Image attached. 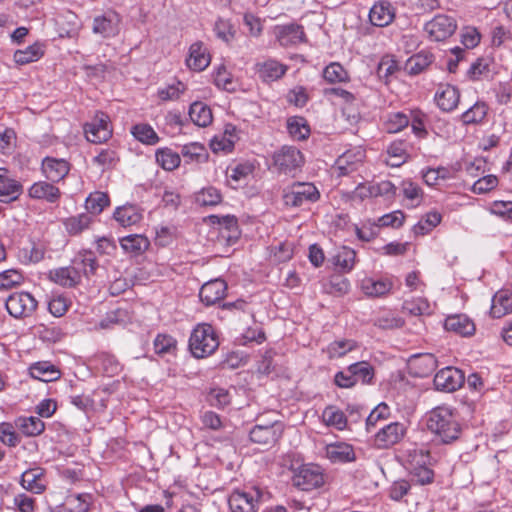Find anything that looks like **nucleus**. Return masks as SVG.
Returning a JSON list of instances; mask_svg holds the SVG:
<instances>
[{
    "instance_id": "obj_50",
    "label": "nucleus",
    "mask_w": 512,
    "mask_h": 512,
    "mask_svg": "<svg viewBox=\"0 0 512 512\" xmlns=\"http://www.w3.org/2000/svg\"><path fill=\"white\" fill-rule=\"evenodd\" d=\"M23 282L24 275L18 269H7L0 272V290L13 289Z\"/></svg>"
},
{
    "instance_id": "obj_58",
    "label": "nucleus",
    "mask_w": 512,
    "mask_h": 512,
    "mask_svg": "<svg viewBox=\"0 0 512 512\" xmlns=\"http://www.w3.org/2000/svg\"><path fill=\"white\" fill-rule=\"evenodd\" d=\"M222 200L221 193L215 187L209 186L203 188L196 195V202L202 206H215Z\"/></svg>"
},
{
    "instance_id": "obj_48",
    "label": "nucleus",
    "mask_w": 512,
    "mask_h": 512,
    "mask_svg": "<svg viewBox=\"0 0 512 512\" xmlns=\"http://www.w3.org/2000/svg\"><path fill=\"white\" fill-rule=\"evenodd\" d=\"M348 371L353 374L356 383L361 381L363 384H368L371 383L374 377L373 367L365 361L351 364L348 367Z\"/></svg>"
},
{
    "instance_id": "obj_18",
    "label": "nucleus",
    "mask_w": 512,
    "mask_h": 512,
    "mask_svg": "<svg viewBox=\"0 0 512 512\" xmlns=\"http://www.w3.org/2000/svg\"><path fill=\"white\" fill-rule=\"evenodd\" d=\"M395 18V9L387 0L376 2L369 11V20L377 27L388 26Z\"/></svg>"
},
{
    "instance_id": "obj_19",
    "label": "nucleus",
    "mask_w": 512,
    "mask_h": 512,
    "mask_svg": "<svg viewBox=\"0 0 512 512\" xmlns=\"http://www.w3.org/2000/svg\"><path fill=\"white\" fill-rule=\"evenodd\" d=\"M364 158L365 151L361 147L345 151L336 160V167L339 170V175H348L357 170Z\"/></svg>"
},
{
    "instance_id": "obj_41",
    "label": "nucleus",
    "mask_w": 512,
    "mask_h": 512,
    "mask_svg": "<svg viewBox=\"0 0 512 512\" xmlns=\"http://www.w3.org/2000/svg\"><path fill=\"white\" fill-rule=\"evenodd\" d=\"M402 310L412 316L430 315L432 310L427 299L418 297L411 300H405Z\"/></svg>"
},
{
    "instance_id": "obj_4",
    "label": "nucleus",
    "mask_w": 512,
    "mask_h": 512,
    "mask_svg": "<svg viewBox=\"0 0 512 512\" xmlns=\"http://www.w3.org/2000/svg\"><path fill=\"white\" fill-rule=\"evenodd\" d=\"M273 164L280 173L294 174L304 164V156L294 146H283L273 154Z\"/></svg>"
},
{
    "instance_id": "obj_63",
    "label": "nucleus",
    "mask_w": 512,
    "mask_h": 512,
    "mask_svg": "<svg viewBox=\"0 0 512 512\" xmlns=\"http://www.w3.org/2000/svg\"><path fill=\"white\" fill-rule=\"evenodd\" d=\"M69 304L65 296L54 295L48 302V310L53 316L61 317L67 312Z\"/></svg>"
},
{
    "instance_id": "obj_3",
    "label": "nucleus",
    "mask_w": 512,
    "mask_h": 512,
    "mask_svg": "<svg viewBox=\"0 0 512 512\" xmlns=\"http://www.w3.org/2000/svg\"><path fill=\"white\" fill-rule=\"evenodd\" d=\"M282 198L286 206L297 208L316 202L320 192L313 183L294 182L284 188Z\"/></svg>"
},
{
    "instance_id": "obj_60",
    "label": "nucleus",
    "mask_w": 512,
    "mask_h": 512,
    "mask_svg": "<svg viewBox=\"0 0 512 512\" xmlns=\"http://www.w3.org/2000/svg\"><path fill=\"white\" fill-rule=\"evenodd\" d=\"M355 347L356 342L353 340H336L327 347V354L329 358H339L355 349Z\"/></svg>"
},
{
    "instance_id": "obj_36",
    "label": "nucleus",
    "mask_w": 512,
    "mask_h": 512,
    "mask_svg": "<svg viewBox=\"0 0 512 512\" xmlns=\"http://www.w3.org/2000/svg\"><path fill=\"white\" fill-rule=\"evenodd\" d=\"M92 222V217L89 213H81L76 216H71L63 221L66 231L70 235H77L88 229Z\"/></svg>"
},
{
    "instance_id": "obj_29",
    "label": "nucleus",
    "mask_w": 512,
    "mask_h": 512,
    "mask_svg": "<svg viewBox=\"0 0 512 512\" xmlns=\"http://www.w3.org/2000/svg\"><path fill=\"white\" fill-rule=\"evenodd\" d=\"M113 216L123 227L136 225L143 218L142 211L137 206L130 204L118 207Z\"/></svg>"
},
{
    "instance_id": "obj_45",
    "label": "nucleus",
    "mask_w": 512,
    "mask_h": 512,
    "mask_svg": "<svg viewBox=\"0 0 512 512\" xmlns=\"http://www.w3.org/2000/svg\"><path fill=\"white\" fill-rule=\"evenodd\" d=\"M323 78L331 84L349 81V74L338 62H332L323 70Z\"/></svg>"
},
{
    "instance_id": "obj_2",
    "label": "nucleus",
    "mask_w": 512,
    "mask_h": 512,
    "mask_svg": "<svg viewBox=\"0 0 512 512\" xmlns=\"http://www.w3.org/2000/svg\"><path fill=\"white\" fill-rule=\"evenodd\" d=\"M219 346L218 336L210 324H200L191 333L189 349L196 358L213 354Z\"/></svg>"
},
{
    "instance_id": "obj_30",
    "label": "nucleus",
    "mask_w": 512,
    "mask_h": 512,
    "mask_svg": "<svg viewBox=\"0 0 512 512\" xmlns=\"http://www.w3.org/2000/svg\"><path fill=\"white\" fill-rule=\"evenodd\" d=\"M51 279L64 287H73L81 280V273L76 266L61 267L51 271Z\"/></svg>"
},
{
    "instance_id": "obj_20",
    "label": "nucleus",
    "mask_w": 512,
    "mask_h": 512,
    "mask_svg": "<svg viewBox=\"0 0 512 512\" xmlns=\"http://www.w3.org/2000/svg\"><path fill=\"white\" fill-rule=\"evenodd\" d=\"M460 99L459 90L450 84H440L435 93V101L438 107L445 112L453 111Z\"/></svg>"
},
{
    "instance_id": "obj_35",
    "label": "nucleus",
    "mask_w": 512,
    "mask_h": 512,
    "mask_svg": "<svg viewBox=\"0 0 512 512\" xmlns=\"http://www.w3.org/2000/svg\"><path fill=\"white\" fill-rule=\"evenodd\" d=\"M17 426L28 437L38 436L45 430V423L36 416L20 417Z\"/></svg>"
},
{
    "instance_id": "obj_14",
    "label": "nucleus",
    "mask_w": 512,
    "mask_h": 512,
    "mask_svg": "<svg viewBox=\"0 0 512 512\" xmlns=\"http://www.w3.org/2000/svg\"><path fill=\"white\" fill-rule=\"evenodd\" d=\"M41 171L51 182L63 180L70 171V164L62 158L45 157L41 163Z\"/></svg>"
},
{
    "instance_id": "obj_62",
    "label": "nucleus",
    "mask_w": 512,
    "mask_h": 512,
    "mask_svg": "<svg viewBox=\"0 0 512 512\" xmlns=\"http://www.w3.org/2000/svg\"><path fill=\"white\" fill-rule=\"evenodd\" d=\"M19 255L24 263H38L44 258L45 249L40 244L32 243L29 248H22Z\"/></svg>"
},
{
    "instance_id": "obj_8",
    "label": "nucleus",
    "mask_w": 512,
    "mask_h": 512,
    "mask_svg": "<svg viewBox=\"0 0 512 512\" xmlns=\"http://www.w3.org/2000/svg\"><path fill=\"white\" fill-rule=\"evenodd\" d=\"M457 29L456 20L445 14H438L425 24L424 30L434 41H444L452 36Z\"/></svg>"
},
{
    "instance_id": "obj_11",
    "label": "nucleus",
    "mask_w": 512,
    "mask_h": 512,
    "mask_svg": "<svg viewBox=\"0 0 512 512\" xmlns=\"http://www.w3.org/2000/svg\"><path fill=\"white\" fill-rule=\"evenodd\" d=\"M464 381V373L455 367H445L434 376L436 389L445 392L456 391L463 385Z\"/></svg>"
},
{
    "instance_id": "obj_26",
    "label": "nucleus",
    "mask_w": 512,
    "mask_h": 512,
    "mask_svg": "<svg viewBox=\"0 0 512 512\" xmlns=\"http://www.w3.org/2000/svg\"><path fill=\"white\" fill-rule=\"evenodd\" d=\"M259 77L265 82H272L280 79L288 67L276 60L269 59L256 64Z\"/></svg>"
},
{
    "instance_id": "obj_61",
    "label": "nucleus",
    "mask_w": 512,
    "mask_h": 512,
    "mask_svg": "<svg viewBox=\"0 0 512 512\" xmlns=\"http://www.w3.org/2000/svg\"><path fill=\"white\" fill-rule=\"evenodd\" d=\"M401 189L404 197L411 202V207L419 205L423 193L421 188L417 184L409 180L403 181L401 184Z\"/></svg>"
},
{
    "instance_id": "obj_38",
    "label": "nucleus",
    "mask_w": 512,
    "mask_h": 512,
    "mask_svg": "<svg viewBox=\"0 0 512 512\" xmlns=\"http://www.w3.org/2000/svg\"><path fill=\"white\" fill-rule=\"evenodd\" d=\"M327 455L333 462H349L355 459L353 447L345 443L328 446Z\"/></svg>"
},
{
    "instance_id": "obj_1",
    "label": "nucleus",
    "mask_w": 512,
    "mask_h": 512,
    "mask_svg": "<svg viewBox=\"0 0 512 512\" xmlns=\"http://www.w3.org/2000/svg\"><path fill=\"white\" fill-rule=\"evenodd\" d=\"M427 429L435 440L442 444H451L459 439L462 428L456 411L449 406H438L426 414Z\"/></svg>"
},
{
    "instance_id": "obj_9",
    "label": "nucleus",
    "mask_w": 512,
    "mask_h": 512,
    "mask_svg": "<svg viewBox=\"0 0 512 512\" xmlns=\"http://www.w3.org/2000/svg\"><path fill=\"white\" fill-rule=\"evenodd\" d=\"M283 434V424L273 421L267 424H256L250 431V440L253 443L270 447L276 444Z\"/></svg>"
},
{
    "instance_id": "obj_22",
    "label": "nucleus",
    "mask_w": 512,
    "mask_h": 512,
    "mask_svg": "<svg viewBox=\"0 0 512 512\" xmlns=\"http://www.w3.org/2000/svg\"><path fill=\"white\" fill-rule=\"evenodd\" d=\"M275 34L281 46L296 45L304 40L305 34L302 26L289 24L275 28Z\"/></svg>"
},
{
    "instance_id": "obj_43",
    "label": "nucleus",
    "mask_w": 512,
    "mask_h": 512,
    "mask_svg": "<svg viewBox=\"0 0 512 512\" xmlns=\"http://www.w3.org/2000/svg\"><path fill=\"white\" fill-rule=\"evenodd\" d=\"M43 56L41 45L34 43L25 49L17 50L14 53V61L18 65H26L39 60Z\"/></svg>"
},
{
    "instance_id": "obj_57",
    "label": "nucleus",
    "mask_w": 512,
    "mask_h": 512,
    "mask_svg": "<svg viewBox=\"0 0 512 512\" xmlns=\"http://www.w3.org/2000/svg\"><path fill=\"white\" fill-rule=\"evenodd\" d=\"M442 216L436 211L427 213L414 227L415 234L424 235L441 222Z\"/></svg>"
},
{
    "instance_id": "obj_31",
    "label": "nucleus",
    "mask_w": 512,
    "mask_h": 512,
    "mask_svg": "<svg viewBox=\"0 0 512 512\" xmlns=\"http://www.w3.org/2000/svg\"><path fill=\"white\" fill-rule=\"evenodd\" d=\"M392 282L389 279H374L366 277L361 281V289L369 297H381L390 292Z\"/></svg>"
},
{
    "instance_id": "obj_64",
    "label": "nucleus",
    "mask_w": 512,
    "mask_h": 512,
    "mask_svg": "<svg viewBox=\"0 0 512 512\" xmlns=\"http://www.w3.org/2000/svg\"><path fill=\"white\" fill-rule=\"evenodd\" d=\"M118 157L112 149H102L97 156L94 157L93 162L103 168H111L117 162Z\"/></svg>"
},
{
    "instance_id": "obj_42",
    "label": "nucleus",
    "mask_w": 512,
    "mask_h": 512,
    "mask_svg": "<svg viewBox=\"0 0 512 512\" xmlns=\"http://www.w3.org/2000/svg\"><path fill=\"white\" fill-rule=\"evenodd\" d=\"M132 135L141 143L146 145H155L159 142V137L155 130L146 123H139L131 128Z\"/></svg>"
},
{
    "instance_id": "obj_33",
    "label": "nucleus",
    "mask_w": 512,
    "mask_h": 512,
    "mask_svg": "<svg viewBox=\"0 0 512 512\" xmlns=\"http://www.w3.org/2000/svg\"><path fill=\"white\" fill-rule=\"evenodd\" d=\"M190 119L199 127H206L212 122V112L205 103L196 101L190 105Z\"/></svg>"
},
{
    "instance_id": "obj_13",
    "label": "nucleus",
    "mask_w": 512,
    "mask_h": 512,
    "mask_svg": "<svg viewBox=\"0 0 512 512\" xmlns=\"http://www.w3.org/2000/svg\"><path fill=\"white\" fill-rule=\"evenodd\" d=\"M119 24V15L115 12H108L94 18L92 31L94 34H98L103 38H112L119 33Z\"/></svg>"
},
{
    "instance_id": "obj_53",
    "label": "nucleus",
    "mask_w": 512,
    "mask_h": 512,
    "mask_svg": "<svg viewBox=\"0 0 512 512\" xmlns=\"http://www.w3.org/2000/svg\"><path fill=\"white\" fill-rule=\"evenodd\" d=\"M109 197L106 193L95 192L86 199V209L89 214H100L105 207L109 205Z\"/></svg>"
},
{
    "instance_id": "obj_32",
    "label": "nucleus",
    "mask_w": 512,
    "mask_h": 512,
    "mask_svg": "<svg viewBox=\"0 0 512 512\" xmlns=\"http://www.w3.org/2000/svg\"><path fill=\"white\" fill-rule=\"evenodd\" d=\"M181 155L185 163H203L208 159V153L204 145L198 142H192L183 145Z\"/></svg>"
},
{
    "instance_id": "obj_21",
    "label": "nucleus",
    "mask_w": 512,
    "mask_h": 512,
    "mask_svg": "<svg viewBox=\"0 0 512 512\" xmlns=\"http://www.w3.org/2000/svg\"><path fill=\"white\" fill-rule=\"evenodd\" d=\"M53 183L51 181L35 182L28 190L29 197L48 203H56L61 198V191Z\"/></svg>"
},
{
    "instance_id": "obj_12",
    "label": "nucleus",
    "mask_w": 512,
    "mask_h": 512,
    "mask_svg": "<svg viewBox=\"0 0 512 512\" xmlns=\"http://www.w3.org/2000/svg\"><path fill=\"white\" fill-rule=\"evenodd\" d=\"M405 431L402 423L391 422L379 429L375 434L374 443L378 448H389L404 437Z\"/></svg>"
},
{
    "instance_id": "obj_49",
    "label": "nucleus",
    "mask_w": 512,
    "mask_h": 512,
    "mask_svg": "<svg viewBox=\"0 0 512 512\" xmlns=\"http://www.w3.org/2000/svg\"><path fill=\"white\" fill-rule=\"evenodd\" d=\"M356 253L348 247H341L333 256V263L343 271H350L355 264Z\"/></svg>"
},
{
    "instance_id": "obj_39",
    "label": "nucleus",
    "mask_w": 512,
    "mask_h": 512,
    "mask_svg": "<svg viewBox=\"0 0 512 512\" xmlns=\"http://www.w3.org/2000/svg\"><path fill=\"white\" fill-rule=\"evenodd\" d=\"M156 162L165 170L176 169L181 162L180 154L170 148H160L155 153Z\"/></svg>"
},
{
    "instance_id": "obj_55",
    "label": "nucleus",
    "mask_w": 512,
    "mask_h": 512,
    "mask_svg": "<svg viewBox=\"0 0 512 512\" xmlns=\"http://www.w3.org/2000/svg\"><path fill=\"white\" fill-rule=\"evenodd\" d=\"M214 32L220 40L230 43L234 40L236 30L230 20L218 18L214 25Z\"/></svg>"
},
{
    "instance_id": "obj_17",
    "label": "nucleus",
    "mask_w": 512,
    "mask_h": 512,
    "mask_svg": "<svg viewBox=\"0 0 512 512\" xmlns=\"http://www.w3.org/2000/svg\"><path fill=\"white\" fill-rule=\"evenodd\" d=\"M210 62V54L203 42L197 41L191 44L189 48V55L186 59V65L189 69L200 72L205 70L209 66Z\"/></svg>"
},
{
    "instance_id": "obj_52",
    "label": "nucleus",
    "mask_w": 512,
    "mask_h": 512,
    "mask_svg": "<svg viewBox=\"0 0 512 512\" xmlns=\"http://www.w3.org/2000/svg\"><path fill=\"white\" fill-rule=\"evenodd\" d=\"M487 112L486 103L478 101L462 114V121L464 124L479 123L486 117Z\"/></svg>"
},
{
    "instance_id": "obj_44",
    "label": "nucleus",
    "mask_w": 512,
    "mask_h": 512,
    "mask_svg": "<svg viewBox=\"0 0 512 512\" xmlns=\"http://www.w3.org/2000/svg\"><path fill=\"white\" fill-rule=\"evenodd\" d=\"M410 123L409 117L403 112H391L384 118V129L388 133H398Z\"/></svg>"
},
{
    "instance_id": "obj_34",
    "label": "nucleus",
    "mask_w": 512,
    "mask_h": 512,
    "mask_svg": "<svg viewBox=\"0 0 512 512\" xmlns=\"http://www.w3.org/2000/svg\"><path fill=\"white\" fill-rule=\"evenodd\" d=\"M287 130L294 140H305L310 135V127L305 118L293 116L287 120Z\"/></svg>"
},
{
    "instance_id": "obj_15",
    "label": "nucleus",
    "mask_w": 512,
    "mask_h": 512,
    "mask_svg": "<svg viewBox=\"0 0 512 512\" xmlns=\"http://www.w3.org/2000/svg\"><path fill=\"white\" fill-rule=\"evenodd\" d=\"M408 368L416 377H427L437 368V359L431 353L415 354L410 357Z\"/></svg>"
},
{
    "instance_id": "obj_23",
    "label": "nucleus",
    "mask_w": 512,
    "mask_h": 512,
    "mask_svg": "<svg viewBox=\"0 0 512 512\" xmlns=\"http://www.w3.org/2000/svg\"><path fill=\"white\" fill-rule=\"evenodd\" d=\"M7 170L0 168V201L9 203L18 199L22 193V185L15 179L9 178Z\"/></svg>"
},
{
    "instance_id": "obj_24",
    "label": "nucleus",
    "mask_w": 512,
    "mask_h": 512,
    "mask_svg": "<svg viewBox=\"0 0 512 512\" xmlns=\"http://www.w3.org/2000/svg\"><path fill=\"white\" fill-rule=\"evenodd\" d=\"M444 327L461 336H471L475 332V325L471 319L464 314L448 316L445 319Z\"/></svg>"
},
{
    "instance_id": "obj_40",
    "label": "nucleus",
    "mask_w": 512,
    "mask_h": 512,
    "mask_svg": "<svg viewBox=\"0 0 512 512\" xmlns=\"http://www.w3.org/2000/svg\"><path fill=\"white\" fill-rule=\"evenodd\" d=\"M120 244L126 252L139 254L148 249L150 243L145 236L141 234H133L123 237L120 240Z\"/></svg>"
},
{
    "instance_id": "obj_25",
    "label": "nucleus",
    "mask_w": 512,
    "mask_h": 512,
    "mask_svg": "<svg viewBox=\"0 0 512 512\" xmlns=\"http://www.w3.org/2000/svg\"><path fill=\"white\" fill-rule=\"evenodd\" d=\"M43 477V469L39 467L31 468L22 473L20 484L27 491L35 494H41L46 488L43 482Z\"/></svg>"
},
{
    "instance_id": "obj_27",
    "label": "nucleus",
    "mask_w": 512,
    "mask_h": 512,
    "mask_svg": "<svg viewBox=\"0 0 512 512\" xmlns=\"http://www.w3.org/2000/svg\"><path fill=\"white\" fill-rule=\"evenodd\" d=\"M512 312V292L500 290L492 298L490 314L493 318H501Z\"/></svg>"
},
{
    "instance_id": "obj_6",
    "label": "nucleus",
    "mask_w": 512,
    "mask_h": 512,
    "mask_svg": "<svg viewBox=\"0 0 512 512\" xmlns=\"http://www.w3.org/2000/svg\"><path fill=\"white\" fill-rule=\"evenodd\" d=\"M293 485L302 491H311L324 484V474L320 466L305 464L293 476Z\"/></svg>"
},
{
    "instance_id": "obj_51",
    "label": "nucleus",
    "mask_w": 512,
    "mask_h": 512,
    "mask_svg": "<svg viewBox=\"0 0 512 512\" xmlns=\"http://www.w3.org/2000/svg\"><path fill=\"white\" fill-rule=\"evenodd\" d=\"M96 361L100 365L102 371L107 376L110 377L117 375L122 369V366L118 359L114 355L109 353H100L96 357Z\"/></svg>"
},
{
    "instance_id": "obj_47",
    "label": "nucleus",
    "mask_w": 512,
    "mask_h": 512,
    "mask_svg": "<svg viewBox=\"0 0 512 512\" xmlns=\"http://www.w3.org/2000/svg\"><path fill=\"white\" fill-rule=\"evenodd\" d=\"M389 159L387 163L392 167H399L406 162L408 154L403 141L392 142L387 148Z\"/></svg>"
},
{
    "instance_id": "obj_7",
    "label": "nucleus",
    "mask_w": 512,
    "mask_h": 512,
    "mask_svg": "<svg viewBox=\"0 0 512 512\" xmlns=\"http://www.w3.org/2000/svg\"><path fill=\"white\" fill-rule=\"evenodd\" d=\"M261 496L258 488L234 490L228 498L229 508L231 512H257Z\"/></svg>"
},
{
    "instance_id": "obj_37",
    "label": "nucleus",
    "mask_w": 512,
    "mask_h": 512,
    "mask_svg": "<svg viewBox=\"0 0 512 512\" xmlns=\"http://www.w3.org/2000/svg\"><path fill=\"white\" fill-rule=\"evenodd\" d=\"M73 263L79 270L82 269L85 276L95 274L98 267L96 257L91 250L80 251Z\"/></svg>"
},
{
    "instance_id": "obj_59",
    "label": "nucleus",
    "mask_w": 512,
    "mask_h": 512,
    "mask_svg": "<svg viewBox=\"0 0 512 512\" xmlns=\"http://www.w3.org/2000/svg\"><path fill=\"white\" fill-rule=\"evenodd\" d=\"M405 320L401 317L394 315L391 312L379 315L374 320V325L383 330H392L403 327Z\"/></svg>"
},
{
    "instance_id": "obj_28",
    "label": "nucleus",
    "mask_w": 512,
    "mask_h": 512,
    "mask_svg": "<svg viewBox=\"0 0 512 512\" xmlns=\"http://www.w3.org/2000/svg\"><path fill=\"white\" fill-rule=\"evenodd\" d=\"M29 373L32 378L43 381L52 382L60 378V371L55 365L48 361H40L33 363L29 367Z\"/></svg>"
},
{
    "instance_id": "obj_10",
    "label": "nucleus",
    "mask_w": 512,
    "mask_h": 512,
    "mask_svg": "<svg viewBox=\"0 0 512 512\" xmlns=\"http://www.w3.org/2000/svg\"><path fill=\"white\" fill-rule=\"evenodd\" d=\"M86 139L92 143H102L112 136L109 117L103 112L96 113L94 119L84 126Z\"/></svg>"
},
{
    "instance_id": "obj_54",
    "label": "nucleus",
    "mask_w": 512,
    "mask_h": 512,
    "mask_svg": "<svg viewBox=\"0 0 512 512\" xmlns=\"http://www.w3.org/2000/svg\"><path fill=\"white\" fill-rule=\"evenodd\" d=\"M322 417L328 426H334L338 430L346 427L347 419L345 414L333 406L327 407L323 411Z\"/></svg>"
},
{
    "instance_id": "obj_16",
    "label": "nucleus",
    "mask_w": 512,
    "mask_h": 512,
    "mask_svg": "<svg viewBox=\"0 0 512 512\" xmlns=\"http://www.w3.org/2000/svg\"><path fill=\"white\" fill-rule=\"evenodd\" d=\"M227 290V284L222 279H214L202 285L199 297L202 303L211 306L222 300Z\"/></svg>"
},
{
    "instance_id": "obj_46",
    "label": "nucleus",
    "mask_w": 512,
    "mask_h": 512,
    "mask_svg": "<svg viewBox=\"0 0 512 512\" xmlns=\"http://www.w3.org/2000/svg\"><path fill=\"white\" fill-rule=\"evenodd\" d=\"M433 59V55L426 51H421L413 55L407 62L410 74H420L433 62Z\"/></svg>"
},
{
    "instance_id": "obj_5",
    "label": "nucleus",
    "mask_w": 512,
    "mask_h": 512,
    "mask_svg": "<svg viewBox=\"0 0 512 512\" xmlns=\"http://www.w3.org/2000/svg\"><path fill=\"white\" fill-rule=\"evenodd\" d=\"M37 305L38 302L34 296L28 292L13 293L5 303L8 313L16 319L30 317L36 310Z\"/></svg>"
},
{
    "instance_id": "obj_56",
    "label": "nucleus",
    "mask_w": 512,
    "mask_h": 512,
    "mask_svg": "<svg viewBox=\"0 0 512 512\" xmlns=\"http://www.w3.org/2000/svg\"><path fill=\"white\" fill-rule=\"evenodd\" d=\"M405 458L410 467L427 465L429 462V452L421 447L413 445L405 450Z\"/></svg>"
}]
</instances>
